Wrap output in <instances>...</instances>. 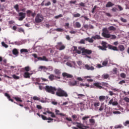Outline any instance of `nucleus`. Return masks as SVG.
<instances>
[{"instance_id":"obj_58","label":"nucleus","mask_w":129,"mask_h":129,"mask_svg":"<svg viewBox=\"0 0 129 129\" xmlns=\"http://www.w3.org/2000/svg\"><path fill=\"white\" fill-rule=\"evenodd\" d=\"M125 74H124V73H121L120 74V77H121V78H125Z\"/></svg>"},{"instance_id":"obj_12","label":"nucleus","mask_w":129,"mask_h":129,"mask_svg":"<svg viewBox=\"0 0 129 129\" xmlns=\"http://www.w3.org/2000/svg\"><path fill=\"white\" fill-rule=\"evenodd\" d=\"M108 104H112L113 106H116V105H118V102L117 101H114L113 99H111L108 102Z\"/></svg>"},{"instance_id":"obj_54","label":"nucleus","mask_w":129,"mask_h":129,"mask_svg":"<svg viewBox=\"0 0 129 129\" xmlns=\"http://www.w3.org/2000/svg\"><path fill=\"white\" fill-rule=\"evenodd\" d=\"M62 17H63V15L59 14V15L55 16V19H59V18H62Z\"/></svg>"},{"instance_id":"obj_30","label":"nucleus","mask_w":129,"mask_h":129,"mask_svg":"<svg viewBox=\"0 0 129 129\" xmlns=\"http://www.w3.org/2000/svg\"><path fill=\"white\" fill-rule=\"evenodd\" d=\"M94 106L95 107H98V106H99L100 105V102L97 101L93 103Z\"/></svg>"},{"instance_id":"obj_28","label":"nucleus","mask_w":129,"mask_h":129,"mask_svg":"<svg viewBox=\"0 0 129 129\" xmlns=\"http://www.w3.org/2000/svg\"><path fill=\"white\" fill-rule=\"evenodd\" d=\"M14 9H15V10H16V12H17V13H19V12H20V9L19 8V5L16 4L15 6H14Z\"/></svg>"},{"instance_id":"obj_42","label":"nucleus","mask_w":129,"mask_h":129,"mask_svg":"<svg viewBox=\"0 0 129 129\" xmlns=\"http://www.w3.org/2000/svg\"><path fill=\"white\" fill-rule=\"evenodd\" d=\"M12 77H13V78L14 79H16V80L20 79V77H19V76H18L16 75H13L12 76Z\"/></svg>"},{"instance_id":"obj_25","label":"nucleus","mask_w":129,"mask_h":129,"mask_svg":"<svg viewBox=\"0 0 129 129\" xmlns=\"http://www.w3.org/2000/svg\"><path fill=\"white\" fill-rule=\"evenodd\" d=\"M102 78L103 79H107L109 78V75L107 74H105L102 75Z\"/></svg>"},{"instance_id":"obj_62","label":"nucleus","mask_w":129,"mask_h":129,"mask_svg":"<svg viewBox=\"0 0 129 129\" xmlns=\"http://www.w3.org/2000/svg\"><path fill=\"white\" fill-rule=\"evenodd\" d=\"M66 119L67 120H68V121H71V122H72V119H71V118H70V117H66Z\"/></svg>"},{"instance_id":"obj_61","label":"nucleus","mask_w":129,"mask_h":129,"mask_svg":"<svg viewBox=\"0 0 129 129\" xmlns=\"http://www.w3.org/2000/svg\"><path fill=\"white\" fill-rule=\"evenodd\" d=\"M89 27V26L87 24H85L83 25V27L84 28V29H86L87 30V29H88Z\"/></svg>"},{"instance_id":"obj_21","label":"nucleus","mask_w":129,"mask_h":129,"mask_svg":"<svg viewBox=\"0 0 129 129\" xmlns=\"http://www.w3.org/2000/svg\"><path fill=\"white\" fill-rule=\"evenodd\" d=\"M13 98L16 100L18 102H23V100L21 98L19 97H14Z\"/></svg>"},{"instance_id":"obj_45","label":"nucleus","mask_w":129,"mask_h":129,"mask_svg":"<svg viewBox=\"0 0 129 129\" xmlns=\"http://www.w3.org/2000/svg\"><path fill=\"white\" fill-rule=\"evenodd\" d=\"M121 127H123L121 125H117L114 126V128H121Z\"/></svg>"},{"instance_id":"obj_3","label":"nucleus","mask_w":129,"mask_h":129,"mask_svg":"<svg viewBox=\"0 0 129 129\" xmlns=\"http://www.w3.org/2000/svg\"><path fill=\"white\" fill-rule=\"evenodd\" d=\"M56 88L55 87H52V86H46L45 87V90L46 92L48 93H51V94H55V91H56Z\"/></svg>"},{"instance_id":"obj_32","label":"nucleus","mask_w":129,"mask_h":129,"mask_svg":"<svg viewBox=\"0 0 129 129\" xmlns=\"http://www.w3.org/2000/svg\"><path fill=\"white\" fill-rule=\"evenodd\" d=\"M108 30H109V31H115L116 28L113 26H109L108 28Z\"/></svg>"},{"instance_id":"obj_23","label":"nucleus","mask_w":129,"mask_h":129,"mask_svg":"<svg viewBox=\"0 0 129 129\" xmlns=\"http://www.w3.org/2000/svg\"><path fill=\"white\" fill-rule=\"evenodd\" d=\"M118 48L119 50L121 51V52H123V51H124V46H123V45H119Z\"/></svg>"},{"instance_id":"obj_50","label":"nucleus","mask_w":129,"mask_h":129,"mask_svg":"<svg viewBox=\"0 0 129 129\" xmlns=\"http://www.w3.org/2000/svg\"><path fill=\"white\" fill-rule=\"evenodd\" d=\"M97 8V6H95L94 8L92 9V14H94V12L95 11V10H96V8Z\"/></svg>"},{"instance_id":"obj_64","label":"nucleus","mask_w":129,"mask_h":129,"mask_svg":"<svg viewBox=\"0 0 129 129\" xmlns=\"http://www.w3.org/2000/svg\"><path fill=\"white\" fill-rule=\"evenodd\" d=\"M127 124H129V120H127L124 123V125L125 126H126V125H127Z\"/></svg>"},{"instance_id":"obj_6","label":"nucleus","mask_w":129,"mask_h":129,"mask_svg":"<svg viewBox=\"0 0 129 129\" xmlns=\"http://www.w3.org/2000/svg\"><path fill=\"white\" fill-rule=\"evenodd\" d=\"M102 46H98V48L100 50H102V51H106V49L108 48V44L105 41H102L101 43Z\"/></svg>"},{"instance_id":"obj_59","label":"nucleus","mask_w":129,"mask_h":129,"mask_svg":"<svg viewBox=\"0 0 129 129\" xmlns=\"http://www.w3.org/2000/svg\"><path fill=\"white\" fill-rule=\"evenodd\" d=\"M111 90H113L114 92H118V89H116V88H112Z\"/></svg>"},{"instance_id":"obj_8","label":"nucleus","mask_w":129,"mask_h":129,"mask_svg":"<svg viewBox=\"0 0 129 129\" xmlns=\"http://www.w3.org/2000/svg\"><path fill=\"white\" fill-rule=\"evenodd\" d=\"M42 21H44V17L42 16V15L37 14L35 19V23L37 24H39V23H42Z\"/></svg>"},{"instance_id":"obj_52","label":"nucleus","mask_w":129,"mask_h":129,"mask_svg":"<svg viewBox=\"0 0 129 129\" xmlns=\"http://www.w3.org/2000/svg\"><path fill=\"white\" fill-rule=\"evenodd\" d=\"M89 121L90 123H95V120L94 119H90Z\"/></svg>"},{"instance_id":"obj_5","label":"nucleus","mask_w":129,"mask_h":129,"mask_svg":"<svg viewBox=\"0 0 129 129\" xmlns=\"http://www.w3.org/2000/svg\"><path fill=\"white\" fill-rule=\"evenodd\" d=\"M79 50H80L82 51V55H86V54L88 55H90L92 53V50L85 49L84 47H81V46H80L78 47Z\"/></svg>"},{"instance_id":"obj_22","label":"nucleus","mask_w":129,"mask_h":129,"mask_svg":"<svg viewBox=\"0 0 129 129\" xmlns=\"http://www.w3.org/2000/svg\"><path fill=\"white\" fill-rule=\"evenodd\" d=\"M76 94L78 96V98L79 99H81V98H82V97H85V95L84 94H78V93H76Z\"/></svg>"},{"instance_id":"obj_16","label":"nucleus","mask_w":129,"mask_h":129,"mask_svg":"<svg viewBox=\"0 0 129 129\" xmlns=\"http://www.w3.org/2000/svg\"><path fill=\"white\" fill-rule=\"evenodd\" d=\"M108 48L110 49V50H113V51H118V49H117L116 46L108 45Z\"/></svg>"},{"instance_id":"obj_57","label":"nucleus","mask_w":129,"mask_h":129,"mask_svg":"<svg viewBox=\"0 0 129 129\" xmlns=\"http://www.w3.org/2000/svg\"><path fill=\"white\" fill-rule=\"evenodd\" d=\"M114 114H120V112L119 111H114L113 112Z\"/></svg>"},{"instance_id":"obj_63","label":"nucleus","mask_w":129,"mask_h":129,"mask_svg":"<svg viewBox=\"0 0 129 129\" xmlns=\"http://www.w3.org/2000/svg\"><path fill=\"white\" fill-rule=\"evenodd\" d=\"M50 114H51V115H50L51 117H53V118L56 117V115H55V114L53 112Z\"/></svg>"},{"instance_id":"obj_24","label":"nucleus","mask_w":129,"mask_h":129,"mask_svg":"<svg viewBox=\"0 0 129 129\" xmlns=\"http://www.w3.org/2000/svg\"><path fill=\"white\" fill-rule=\"evenodd\" d=\"M114 6V4H112L111 2H109L106 5V8H110V7H113Z\"/></svg>"},{"instance_id":"obj_38","label":"nucleus","mask_w":129,"mask_h":129,"mask_svg":"<svg viewBox=\"0 0 129 129\" xmlns=\"http://www.w3.org/2000/svg\"><path fill=\"white\" fill-rule=\"evenodd\" d=\"M90 117V116H85L82 117V120H87V119H88V118H89Z\"/></svg>"},{"instance_id":"obj_51","label":"nucleus","mask_w":129,"mask_h":129,"mask_svg":"<svg viewBox=\"0 0 129 129\" xmlns=\"http://www.w3.org/2000/svg\"><path fill=\"white\" fill-rule=\"evenodd\" d=\"M123 100H124V101H125L126 102L129 103V98L128 97H124Z\"/></svg>"},{"instance_id":"obj_17","label":"nucleus","mask_w":129,"mask_h":129,"mask_svg":"<svg viewBox=\"0 0 129 129\" xmlns=\"http://www.w3.org/2000/svg\"><path fill=\"white\" fill-rule=\"evenodd\" d=\"M31 75H32V74H31L29 72H25L23 75V76L24 78H30Z\"/></svg>"},{"instance_id":"obj_1","label":"nucleus","mask_w":129,"mask_h":129,"mask_svg":"<svg viewBox=\"0 0 129 129\" xmlns=\"http://www.w3.org/2000/svg\"><path fill=\"white\" fill-rule=\"evenodd\" d=\"M102 37L104 38H106L107 39H111V40H114V39H116V36L115 35H111L109 34V31L107 29V28H104L102 29Z\"/></svg>"},{"instance_id":"obj_29","label":"nucleus","mask_w":129,"mask_h":129,"mask_svg":"<svg viewBox=\"0 0 129 129\" xmlns=\"http://www.w3.org/2000/svg\"><path fill=\"white\" fill-rule=\"evenodd\" d=\"M99 100L100 101H103L104 100H105V96H100L99 97Z\"/></svg>"},{"instance_id":"obj_15","label":"nucleus","mask_w":129,"mask_h":129,"mask_svg":"<svg viewBox=\"0 0 129 129\" xmlns=\"http://www.w3.org/2000/svg\"><path fill=\"white\" fill-rule=\"evenodd\" d=\"M94 86H95L97 87V88H99L100 89H101L102 88V86H101V83L99 82H96L93 84Z\"/></svg>"},{"instance_id":"obj_48","label":"nucleus","mask_w":129,"mask_h":129,"mask_svg":"<svg viewBox=\"0 0 129 129\" xmlns=\"http://www.w3.org/2000/svg\"><path fill=\"white\" fill-rule=\"evenodd\" d=\"M113 74H117V69L115 68L113 69Z\"/></svg>"},{"instance_id":"obj_55","label":"nucleus","mask_w":129,"mask_h":129,"mask_svg":"<svg viewBox=\"0 0 129 129\" xmlns=\"http://www.w3.org/2000/svg\"><path fill=\"white\" fill-rule=\"evenodd\" d=\"M109 95H110L111 96H112V95H115V94L111 91H109Z\"/></svg>"},{"instance_id":"obj_33","label":"nucleus","mask_w":129,"mask_h":129,"mask_svg":"<svg viewBox=\"0 0 129 129\" xmlns=\"http://www.w3.org/2000/svg\"><path fill=\"white\" fill-rule=\"evenodd\" d=\"M29 51L27 49L23 48L20 50V52L22 53H28Z\"/></svg>"},{"instance_id":"obj_9","label":"nucleus","mask_w":129,"mask_h":129,"mask_svg":"<svg viewBox=\"0 0 129 129\" xmlns=\"http://www.w3.org/2000/svg\"><path fill=\"white\" fill-rule=\"evenodd\" d=\"M48 79L50 81H54V80L56 79H60L61 78L60 77L56 76L53 74H51L49 76Z\"/></svg>"},{"instance_id":"obj_7","label":"nucleus","mask_w":129,"mask_h":129,"mask_svg":"<svg viewBox=\"0 0 129 129\" xmlns=\"http://www.w3.org/2000/svg\"><path fill=\"white\" fill-rule=\"evenodd\" d=\"M72 123L73 124H77V127H78V128L80 129H88L89 128V126H84L83 124L81 123H79L78 122H73L72 121Z\"/></svg>"},{"instance_id":"obj_47","label":"nucleus","mask_w":129,"mask_h":129,"mask_svg":"<svg viewBox=\"0 0 129 129\" xmlns=\"http://www.w3.org/2000/svg\"><path fill=\"white\" fill-rule=\"evenodd\" d=\"M41 117L42 118V119H43V120H47V117H46L45 116H44V115H41Z\"/></svg>"},{"instance_id":"obj_39","label":"nucleus","mask_w":129,"mask_h":129,"mask_svg":"<svg viewBox=\"0 0 129 129\" xmlns=\"http://www.w3.org/2000/svg\"><path fill=\"white\" fill-rule=\"evenodd\" d=\"M18 30L19 33H25V30H24V29H23L22 28H19L18 29Z\"/></svg>"},{"instance_id":"obj_11","label":"nucleus","mask_w":129,"mask_h":129,"mask_svg":"<svg viewBox=\"0 0 129 129\" xmlns=\"http://www.w3.org/2000/svg\"><path fill=\"white\" fill-rule=\"evenodd\" d=\"M57 47H59L58 50L59 51H62V50H64V49L66 48L65 45H64L62 42H58Z\"/></svg>"},{"instance_id":"obj_40","label":"nucleus","mask_w":129,"mask_h":129,"mask_svg":"<svg viewBox=\"0 0 129 129\" xmlns=\"http://www.w3.org/2000/svg\"><path fill=\"white\" fill-rule=\"evenodd\" d=\"M2 45L3 47H5V48H8L9 45H8L7 44L5 43V42H2Z\"/></svg>"},{"instance_id":"obj_49","label":"nucleus","mask_w":129,"mask_h":129,"mask_svg":"<svg viewBox=\"0 0 129 129\" xmlns=\"http://www.w3.org/2000/svg\"><path fill=\"white\" fill-rule=\"evenodd\" d=\"M81 15L79 13H77L76 14L74 15V18H79L80 17Z\"/></svg>"},{"instance_id":"obj_34","label":"nucleus","mask_w":129,"mask_h":129,"mask_svg":"<svg viewBox=\"0 0 129 129\" xmlns=\"http://www.w3.org/2000/svg\"><path fill=\"white\" fill-rule=\"evenodd\" d=\"M24 70H25V71L26 72H29V71H30L31 70V68L29 66L25 67L24 68Z\"/></svg>"},{"instance_id":"obj_53","label":"nucleus","mask_w":129,"mask_h":129,"mask_svg":"<svg viewBox=\"0 0 129 129\" xmlns=\"http://www.w3.org/2000/svg\"><path fill=\"white\" fill-rule=\"evenodd\" d=\"M39 88L40 90H43V89L45 90V87L43 86V85L39 86Z\"/></svg>"},{"instance_id":"obj_37","label":"nucleus","mask_w":129,"mask_h":129,"mask_svg":"<svg viewBox=\"0 0 129 129\" xmlns=\"http://www.w3.org/2000/svg\"><path fill=\"white\" fill-rule=\"evenodd\" d=\"M72 117L73 118L74 121H77V115H72Z\"/></svg>"},{"instance_id":"obj_43","label":"nucleus","mask_w":129,"mask_h":129,"mask_svg":"<svg viewBox=\"0 0 129 129\" xmlns=\"http://www.w3.org/2000/svg\"><path fill=\"white\" fill-rule=\"evenodd\" d=\"M85 41H86V40L85 39H81L80 40V41L79 42L80 44H85Z\"/></svg>"},{"instance_id":"obj_4","label":"nucleus","mask_w":129,"mask_h":129,"mask_svg":"<svg viewBox=\"0 0 129 129\" xmlns=\"http://www.w3.org/2000/svg\"><path fill=\"white\" fill-rule=\"evenodd\" d=\"M102 39V38H101L100 35H96L94 36H92L91 38H90V37L86 38L85 40L89 43H93V42H94V40H101Z\"/></svg>"},{"instance_id":"obj_20","label":"nucleus","mask_w":129,"mask_h":129,"mask_svg":"<svg viewBox=\"0 0 129 129\" xmlns=\"http://www.w3.org/2000/svg\"><path fill=\"white\" fill-rule=\"evenodd\" d=\"M12 53L13 55H15V56H18L19 55V51L17 48H15L12 50Z\"/></svg>"},{"instance_id":"obj_41","label":"nucleus","mask_w":129,"mask_h":129,"mask_svg":"<svg viewBox=\"0 0 129 129\" xmlns=\"http://www.w3.org/2000/svg\"><path fill=\"white\" fill-rule=\"evenodd\" d=\"M76 26L77 28H81V24H80V23L77 22L76 23Z\"/></svg>"},{"instance_id":"obj_10","label":"nucleus","mask_w":129,"mask_h":129,"mask_svg":"<svg viewBox=\"0 0 129 129\" xmlns=\"http://www.w3.org/2000/svg\"><path fill=\"white\" fill-rule=\"evenodd\" d=\"M18 15L20 17L18 19L19 21H23L26 18V13L20 12Z\"/></svg>"},{"instance_id":"obj_19","label":"nucleus","mask_w":129,"mask_h":129,"mask_svg":"<svg viewBox=\"0 0 129 129\" xmlns=\"http://www.w3.org/2000/svg\"><path fill=\"white\" fill-rule=\"evenodd\" d=\"M5 96L7 97V98L9 99V101H11V102H14V100L13 99L11 98V96L7 93H6L5 94Z\"/></svg>"},{"instance_id":"obj_2","label":"nucleus","mask_w":129,"mask_h":129,"mask_svg":"<svg viewBox=\"0 0 129 129\" xmlns=\"http://www.w3.org/2000/svg\"><path fill=\"white\" fill-rule=\"evenodd\" d=\"M55 95L58 97H68V93L65 91L63 89L58 88L56 89Z\"/></svg>"},{"instance_id":"obj_36","label":"nucleus","mask_w":129,"mask_h":129,"mask_svg":"<svg viewBox=\"0 0 129 129\" xmlns=\"http://www.w3.org/2000/svg\"><path fill=\"white\" fill-rule=\"evenodd\" d=\"M7 59H4L2 60V62H1V64H2V65H7Z\"/></svg>"},{"instance_id":"obj_35","label":"nucleus","mask_w":129,"mask_h":129,"mask_svg":"<svg viewBox=\"0 0 129 129\" xmlns=\"http://www.w3.org/2000/svg\"><path fill=\"white\" fill-rule=\"evenodd\" d=\"M26 13L27 14V17H31V14H32V13L31 10H27L26 11Z\"/></svg>"},{"instance_id":"obj_14","label":"nucleus","mask_w":129,"mask_h":129,"mask_svg":"<svg viewBox=\"0 0 129 129\" xmlns=\"http://www.w3.org/2000/svg\"><path fill=\"white\" fill-rule=\"evenodd\" d=\"M63 77H67V78H73V76L72 75H70V74H68L67 73H63L62 74Z\"/></svg>"},{"instance_id":"obj_60","label":"nucleus","mask_w":129,"mask_h":129,"mask_svg":"<svg viewBox=\"0 0 129 129\" xmlns=\"http://www.w3.org/2000/svg\"><path fill=\"white\" fill-rule=\"evenodd\" d=\"M42 61H48V59L47 58V57H46L45 56H43L42 57Z\"/></svg>"},{"instance_id":"obj_18","label":"nucleus","mask_w":129,"mask_h":129,"mask_svg":"<svg viewBox=\"0 0 129 129\" xmlns=\"http://www.w3.org/2000/svg\"><path fill=\"white\" fill-rule=\"evenodd\" d=\"M69 85L70 86H75L77 85V81H70L69 82Z\"/></svg>"},{"instance_id":"obj_31","label":"nucleus","mask_w":129,"mask_h":129,"mask_svg":"<svg viewBox=\"0 0 129 129\" xmlns=\"http://www.w3.org/2000/svg\"><path fill=\"white\" fill-rule=\"evenodd\" d=\"M54 73L56 75H60L61 74V72L58 69H55L54 70Z\"/></svg>"},{"instance_id":"obj_26","label":"nucleus","mask_w":129,"mask_h":129,"mask_svg":"<svg viewBox=\"0 0 129 129\" xmlns=\"http://www.w3.org/2000/svg\"><path fill=\"white\" fill-rule=\"evenodd\" d=\"M60 111L59 110H55V113L56 115H60L61 116H65V114L62 113H59Z\"/></svg>"},{"instance_id":"obj_46","label":"nucleus","mask_w":129,"mask_h":129,"mask_svg":"<svg viewBox=\"0 0 129 129\" xmlns=\"http://www.w3.org/2000/svg\"><path fill=\"white\" fill-rule=\"evenodd\" d=\"M124 83H125V81L124 80H122L120 81L119 83L118 84H120V85H122L123 84H124Z\"/></svg>"},{"instance_id":"obj_27","label":"nucleus","mask_w":129,"mask_h":129,"mask_svg":"<svg viewBox=\"0 0 129 129\" xmlns=\"http://www.w3.org/2000/svg\"><path fill=\"white\" fill-rule=\"evenodd\" d=\"M108 64V58H106L102 62L103 66H106Z\"/></svg>"},{"instance_id":"obj_13","label":"nucleus","mask_w":129,"mask_h":129,"mask_svg":"<svg viewBox=\"0 0 129 129\" xmlns=\"http://www.w3.org/2000/svg\"><path fill=\"white\" fill-rule=\"evenodd\" d=\"M85 69H87V70H91V71H93L94 70V67L92 66H89L88 64H86L85 66Z\"/></svg>"},{"instance_id":"obj_44","label":"nucleus","mask_w":129,"mask_h":129,"mask_svg":"<svg viewBox=\"0 0 129 129\" xmlns=\"http://www.w3.org/2000/svg\"><path fill=\"white\" fill-rule=\"evenodd\" d=\"M56 32H63V29L62 28H57L55 29Z\"/></svg>"},{"instance_id":"obj_56","label":"nucleus","mask_w":129,"mask_h":129,"mask_svg":"<svg viewBox=\"0 0 129 129\" xmlns=\"http://www.w3.org/2000/svg\"><path fill=\"white\" fill-rule=\"evenodd\" d=\"M33 99V100H40V98L37 96H34Z\"/></svg>"}]
</instances>
